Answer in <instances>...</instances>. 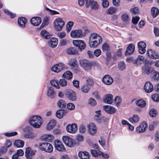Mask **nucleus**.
Here are the masks:
<instances>
[{
    "label": "nucleus",
    "instance_id": "1",
    "mask_svg": "<svg viewBox=\"0 0 159 159\" xmlns=\"http://www.w3.org/2000/svg\"><path fill=\"white\" fill-rule=\"evenodd\" d=\"M102 41L101 36L96 33L92 34L90 37L89 44L90 47L97 48Z\"/></svg>",
    "mask_w": 159,
    "mask_h": 159
},
{
    "label": "nucleus",
    "instance_id": "2",
    "mask_svg": "<svg viewBox=\"0 0 159 159\" xmlns=\"http://www.w3.org/2000/svg\"><path fill=\"white\" fill-rule=\"evenodd\" d=\"M42 120L41 117L38 116H32L30 119L29 122L30 125L35 128H39L42 124Z\"/></svg>",
    "mask_w": 159,
    "mask_h": 159
},
{
    "label": "nucleus",
    "instance_id": "3",
    "mask_svg": "<svg viewBox=\"0 0 159 159\" xmlns=\"http://www.w3.org/2000/svg\"><path fill=\"white\" fill-rule=\"evenodd\" d=\"M85 30L83 32L81 29L72 30L70 33V36L72 38H78L85 36L87 32Z\"/></svg>",
    "mask_w": 159,
    "mask_h": 159
},
{
    "label": "nucleus",
    "instance_id": "4",
    "mask_svg": "<svg viewBox=\"0 0 159 159\" xmlns=\"http://www.w3.org/2000/svg\"><path fill=\"white\" fill-rule=\"evenodd\" d=\"M39 148L41 150L48 153L52 152L53 150V148L52 144L47 142L40 143Z\"/></svg>",
    "mask_w": 159,
    "mask_h": 159
},
{
    "label": "nucleus",
    "instance_id": "5",
    "mask_svg": "<svg viewBox=\"0 0 159 159\" xmlns=\"http://www.w3.org/2000/svg\"><path fill=\"white\" fill-rule=\"evenodd\" d=\"M94 120L99 123L106 122L109 120L108 118L102 116L100 110L96 111L94 113Z\"/></svg>",
    "mask_w": 159,
    "mask_h": 159
},
{
    "label": "nucleus",
    "instance_id": "6",
    "mask_svg": "<svg viewBox=\"0 0 159 159\" xmlns=\"http://www.w3.org/2000/svg\"><path fill=\"white\" fill-rule=\"evenodd\" d=\"M81 66L85 70L89 71L92 67V63L89 61L86 60H81L80 61Z\"/></svg>",
    "mask_w": 159,
    "mask_h": 159
},
{
    "label": "nucleus",
    "instance_id": "7",
    "mask_svg": "<svg viewBox=\"0 0 159 159\" xmlns=\"http://www.w3.org/2000/svg\"><path fill=\"white\" fill-rule=\"evenodd\" d=\"M54 24L55 29L57 31H60L64 25L65 22L61 18H58L55 19Z\"/></svg>",
    "mask_w": 159,
    "mask_h": 159
},
{
    "label": "nucleus",
    "instance_id": "8",
    "mask_svg": "<svg viewBox=\"0 0 159 159\" xmlns=\"http://www.w3.org/2000/svg\"><path fill=\"white\" fill-rule=\"evenodd\" d=\"M65 65L63 62L57 64L51 68V70L55 73H58L65 69Z\"/></svg>",
    "mask_w": 159,
    "mask_h": 159
},
{
    "label": "nucleus",
    "instance_id": "9",
    "mask_svg": "<svg viewBox=\"0 0 159 159\" xmlns=\"http://www.w3.org/2000/svg\"><path fill=\"white\" fill-rule=\"evenodd\" d=\"M62 139L66 145L69 147H72L75 145L74 140L67 136H63Z\"/></svg>",
    "mask_w": 159,
    "mask_h": 159
},
{
    "label": "nucleus",
    "instance_id": "10",
    "mask_svg": "<svg viewBox=\"0 0 159 159\" xmlns=\"http://www.w3.org/2000/svg\"><path fill=\"white\" fill-rule=\"evenodd\" d=\"M31 128L30 126H27L24 129L26 134H24V137L26 139H33L35 137V135L31 131Z\"/></svg>",
    "mask_w": 159,
    "mask_h": 159
},
{
    "label": "nucleus",
    "instance_id": "11",
    "mask_svg": "<svg viewBox=\"0 0 159 159\" xmlns=\"http://www.w3.org/2000/svg\"><path fill=\"white\" fill-rule=\"evenodd\" d=\"M54 146L56 149L58 151L63 152L65 150L63 144L59 140L57 139L55 141Z\"/></svg>",
    "mask_w": 159,
    "mask_h": 159
},
{
    "label": "nucleus",
    "instance_id": "12",
    "mask_svg": "<svg viewBox=\"0 0 159 159\" xmlns=\"http://www.w3.org/2000/svg\"><path fill=\"white\" fill-rule=\"evenodd\" d=\"M73 43L74 45L78 47L81 50L84 49L86 46L84 41L82 40H74L73 41Z\"/></svg>",
    "mask_w": 159,
    "mask_h": 159
},
{
    "label": "nucleus",
    "instance_id": "13",
    "mask_svg": "<svg viewBox=\"0 0 159 159\" xmlns=\"http://www.w3.org/2000/svg\"><path fill=\"white\" fill-rule=\"evenodd\" d=\"M87 129L89 133L92 135H94L97 132L96 126L93 123H90L88 125Z\"/></svg>",
    "mask_w": 159,
    "mask_h": 159
},
{
    "label": "nucleus",
    "instance_id": "14",
    "mask_svg": "<svg viewBox=\"0 0 159 159\" xmlns=\"http://www.w3.org/2000/svg\"><path fill=\"white\" fill-rule=\"evenodd\" d=\"M65 95L68 99L71 101H75L76 99V93L74 91H67L65 93Z\"/></svg>",
    "mask_w": 159,
    "mask_h": 159
},
{
    "label": "nucleus",
    "instance_id": "15",
    "mask_svg": "<svg viewBox=\"0 0 159 159\" xmlns=\"http://www.w3.org/2000/svg\"><path fill=\"white\" fill-rule=\"evenodd\" d=\"M77 126L75 124H69L66 127L67 131L69 133H75L77 130Z\"/></svg>",
    "mask_w": 159,
    "mask_h": 159
},
{
    "label": "nucleus",
    "instance_id": "16",
    "mask_svg": "<svg viewBox=\"0 0 159 159\" xmlns=\"http://www.w3.org/2000/svg\"><path fill=\"white\" fill-rule=\"evenodd\" d=\"M147 128V123L143 122L136 128V132L138 133L144 132Z\"/></svg>",
    "mask_w": 159,
    "mask_h": 159
},
{
    "label": "nucleus",
    "instance_id": "17",
    "mask_svg": "<svg viewBox=\"0 0 159 159\" xmlns=\"http://www.w3.org/2000/svg\"><path fill=\"white\" fill-rule=\"evenodd\" d=\"M143 88L146 93H150L153 91V86L150 82L148 81L145 84Z\"/></svg>",
    "mask_w": 159,
    "mask_h": 159
},
{
    "label": "nucleus",
    "instance_id": "18",
    "mask_svg": "<svg viewBox=\"0 0 159 159\" xmlns=\"http://www.w3.org/2000/svg\"><path fill=\"white\" fill-rule=\"evenodd\" d=\"M139 52L141 54L144 53L146 51V44L143 41L140 42L138 43Z\"/></svg>",
    "mask_w": 159,
    "mask_h": 159
},
{
    "label": "nucleus",
    "instance_id": "19",
    "mask_svg": "<svg viewBox=\"0 0 159 159\" xmlns=\"http://www.w3.org/2000/svg\"><path fill=\"white\" fill-rule=\"evenodd\" d=\"M148 57L151 59H156L159 58V55L155 52V51L152 49H148L147 52Z\"/></svg>",
    "mask_w": 159,
    "mask_h": 159
},
{
    "label": "nucleus",
    "instance_id": "20",
    "mask_svg": "<svg viewBox=\"0 0 159 159\" xmlns=\"http://www.w3.org/2000/svg\"><path fill=\"white\" fill-rule=\"evenodd\" d=\"M102 81L104 84L110 85L112 84L113 82V78L109 75L104 76L102 79Z\"/></svg>",
    "mask_w": 159,
    "mask_h": 159
},
{
    "label": "nucleus",
    "instance_id": "21",
    "mask_svg": "<svg viewBox=\"0 0 159 159\" xmlns=\"http://www.w3.org/2000/svg\"><path fill=\"white\" fill-rule=\"evenodd\" d=\"M41 19L39 17H34L31 18L30 21L33 25L37 26L39 25L41 22Z\"/></svg>",
    "mask_w": 159,
    "mask_h": 159
},
{
    "label": "nucleus",
    "instance_id": "22",
    "mask_svg": "<svg viewBox=\"0 0 159 159\" xmlns=\"http://www.w3.org/2000/svg\"><path fill=\"white\" fill-rule=\"evenodd\" d=\"M25 155L27 159H31L32 156L34 155L35 152L31 149L30 147H27L26 149Z\"/></svg>",
    "mask_w": 159,
    "mask_h": 159
},
{
    "label": "nucleus",
    "instance_id": "23",
    "mask_svg": "<svg viewBox=\"0 0 159 159\" xmlns=\"http://www.w3.org/2000/svg\"><path fill=\"white\" fill-rule=\"evenodd\" d=\"M135 47L133 44L131 43L126 48L125 53V55H128L132 54L134 52Z\"/></svg>",
    "mask_w": 159,
    "mask_h": 159
},
{
    "label": "nucleus",
    "instance_id": "24",
    "mask_svg": "<svg viewBox=\"0 0 159 159\" xmlns=\"http://www.w3.org/2000/svg\"><path fill=\"white\" fill-rule=\"evenodd\" d=\"M57 124L56 121L54 120H50L47 124L46 128L48 130L52 129L56 126Z\"/></svg>",
    "mask_w": 159,
    "mask_h": 159
},
{
    "label": "nucleus",
    "instance_id": "25",
    "mask_svg": "<svg viewBox=\"0 0 159 159\" xmlns=\"http://www.w3.org/2000/svg\"><path fill=\"white\" fill-rule=\"evenodd\" d=\"M147 62V59L142 55H139L135 60V63L139 65L141 64L143 62L146 63Z\"/></svg>",
    "mask_w": 159,
    "mask_h": 159
},
{
    "label": "nucleus",
    "instance_id": "26",
    "mask_svg": "<svg viewBox=\"0 0 159 159\" xmlns=\"http://www.w3.org/2000/svg\"><path fill=\"white\" fill-rule=\"evenodd\" d=\"M113 96L111 94L106 95L104 98V101L106 103L111 104L113 102Z\"/></svg>",
    "mask_w": 159,
    "mask_h": 159
},
{
    "label": "nucleus",
    "instance_id": "27",
    "mask_svg": "<svg viewBox=\"0 0 159 159\" xmlns=\"http://www.w3.org/2000/svg\"><path fill=\"white\" fill-rule=\"evenodd\" d=\"M18 22L19 26L23 28L25 27V24L27 23V20L25 18L20 17L18 19Z\"/></svg>",
    "mask_w": 159,
    "mask_h": 159
},
{
    "label": "nucleus",
    "instance_id": "28",
    "mask_svg": "<svg viewBox=\"0 0 159 159\" xmlns=\"http://www.w3.org/2000/svg\"><path fill=\"white\" fill-rule=\"evenodd\" d=\"M57 39L56 38H52L48 42V45L52 48H55L57 44Z\"/></svg>",
    "mask_w": 159,
    "mask_h": 159
},
{
    "label": "nucleus",
    "instance_id": "29",
    "mask_svg": "<svg viewBox=\"0 0 159 159\" xmlns=\"http://www.w3.org/2000/svg\"><path fill=\"white\" fill-rule=\"evenodd\" d=\"M139 117L137 114H134L128 119L129 121L132 124L136 123L139 120Z\"/></svg>",
    "mask_w": 159,
    "mask_h": 159
},
{
    "label": "nucleus",
    "instance_id": "30",
    "mask_svg": "<svg viewBox=\"0 0 159 159\" xmlns=\"http://www.w3.org/2000/svg\"><path fill=\"white\" fill-rule=\"evenodd\" d=\"M103 108L109 114H114L116 111V110L113 107L109 105L104 106Z\"/></svg>",
    "mask_w": 159,
    "mask_h": 159
},
{
    "label": "nucleus",
    "instance_id": "31",
    "mask_svg": "<svg viewBox=\"0 0 159 159\" xmlns=\"http://www.w3.org/2000/svg\"><path fill=\"white\" fill-rule=\"evenodd\" d=\"M79 157L81 159H89V153L86 151L80 152L78 153Z\"/></svg>",
    "mask_w": 159,
    "mask_h": 159
},
{
    "label": "nucleus",
    "instance_id": "32",
    "mask_svg": "<svg viewBox=\"0 0 159 159\" xmlns=\"http://www.w3.org/2000/svg\"><path fill=\"white\" fill-rule=\"evenodd\" d=\"M40 34L42 37L46 39H50L52 35L51 34L45 30H42Z\"/></svg>",
    "mask_w": 159,
    "mask_h": 159
},
{
    "label": "nucleus",
    "instance_id": "33",
    "mask_svg": "<svg viewBox=\"0 0 159 159\" xmlns=\"http://www.w3.org/2000/svg\"><path fill=\"white\" fill-rule=\"evenodd\" d=\"M24 142L21 140H16L14 143V145L17 148H22L24 145Z\"/></svg>",
    "mask_w": 159,
    "mask_h": 159
},
{
    "label": "nucleus",
    "instance_id": "34",
    "mask_svg": "<svg viewBox=\"0 0 159 159\" xmlns=\"http://www.w3.org/2000/svg\"><path fill=\"white\" fill-rule=\"evenodd\" d=\"M41 138L44 140L49 141L54 138V136L51 134H45L42 135Z\"/></svg>",
    "mask_w": 159,
    "mask_h": 159
},
{
    "label": "nucleus",
    "instance_id": "35",
    "mask_svg": "<svg viewBox=\"0 0 159 159\" xmlns=\"http://www.w3.org/2000/svg\"><path fill=\"white\" fill-rule=\"evenodd\" d=\"M55 94L53 88L52 87H49L47 93L48 96L51 98H53Z\"/></svg>",
    "mask_w": 159,
    "mask_h": 159
},
{
    "label": "nucleus",
    "instance_id": "36",
    "mask_svg": "<svg viewBox=\"0 0 159 159\" xmlns=\"http://www.w3.org/2000/svg\"><path fill=\"white\" fill-rule=\"evenodd\" d=\"M66 53L70 55H73L77 53L76 50L73 47H70L67 49L66 50Z\"/></svg>",
    "mask_w": 159,
    "mask_h": 159
},
{
    "label": "nucleus",
    "instance_id": "37",
    "mask_svg": "<svg viewBox=\"0 0 159 159\" xmlns=\"http://www.w3.org/2000/svg\"><path fill=\"white\" fill-rule=\"evenodd\" d=\"M135 103L137 106L141 108L144 107L146 106L145 101L142 99L137 100L136 101Z\"/></svg>",
    "mask_w": 159,
    "mask_h": 159
},
{
    "label": "nucleus",
    "instance_id": "38",
    "mask_svg": "<svg viewBox=\"0 0 159 159\" xmlns=\"http://www.w3.org/2000/svg\"><path fill=\"white\" fill-rule=\"evenodd\" d=\"M69 65L74 67H76L78 65L76 60L75 58H71L69 61Z\"/></svg>",
    "mask_w": 159,
    "mask_h": 159
},
{
    "label": "nucleus",
    "instance_id": "39",
    "mask_svg": "<svg viewBox=\"0 0 159 159\" xmlns=\"http://www.w3.org/2000/svg\"><path fill=\"white\" fill-rule=\"evenodd\" d=\"M62 77L63 78L70 80L72 77V73L70 71H66L63 74Z\"/></svg>",
    "mask_w": 159,
    "mask_h": 159
},
{
    "label": "nucleus",
    "instance_id": "40",
    "mask_svg": "<svg viewBox=\"0 0 159 159\" xmlns=\"http://www.w3.org/2000/svg\"><path fill=\"white\" fill-rule=\"evenodd\" d=\"M150 68L148 65L144 66L142 69V72L145 74L148 75L150 73Z\"/></svg>",
    "mask_w": 159,
    "mask_h": 159
},
{
    "label": "nucleus",
    "instance_id": "41",
    "mask_svg": "<svg viewBox=\"0 0 159 159\" xmlns=\"http://www.w3.org/2000/svg\"><path fill=\"white\" fill-rule=\"evenodd\" d=\"M65 113V111L63 110H59L57 111L56 116L58 118L61 119L63 117Z\"/></svg>",
    "mask_w": 159,
    "mask_h": 159
},
{
    "label": "nucleus",
    "instance_id": "42",
    "mask_svg": "<svg viewBox=\"0 0 159 159\" xmlns=\"http://www.w3.org/2000/svg\"><path fill=\"white\" fill-rule=\"evenodd\" d=\"M151 13L153 17H155L159 14V10L158 8L153 7L151 9Z\"/></svg>",
    "mask_w": 159,
    "mask_h": 159
},
{
    "label": "nucleus",
    "instance_id": "43",
    "mask_svg": "<svg viewBox=\"0 0 159 159\" xmlns=\"http://www.w3.org/2000/svg\"><path fill=\"white\" fill-rule=\"evenodd\" d=\"M126 67V64L123 61L120 62L118 64V69L122 71L125 69Z\"/></svg>",
    "mask_w": 159,
    "mask_h": 159
},
{
    "label": "nucleus",
    "instance_id": "44",
    "mask_svg": "<svg viewBox=\"0 0 159 159\" xmlns=\"http://www.w3.org/2000/svg\"><path fill=\"white\" fill-rule=\"evenodd\" d=\"M121 19L123 21L126 23H128L130 21L129 16L126 13H124L122 15Z\"/></svg>",
    "mask_w": 159,
    "mask_h": 159
},
{
    "label": "nucleus",
    "instance_id": "45",
    "mask_svg": "<svg viewBox=\"0 0 159 159\" xmlns=\"http://www.w3.org/2000/svg\"><path fill=\"white\" fill-rule=\"evenodd\" d=\"M74 25V22L72 21H69L66 24V30L67 32H69L71 30L72 27Z\"/></svg>",
    "mask_w": 159,
    "mask_h": 159
},
{
    "label": "nucleus",
    "instance_id": "46",
    "mask_svg": "<svg viewBox=\"0 0 159 159\" xmlns=\"http://www.w3.org/2000/svg\"><path fill=\"white\" fill-rule=\"evenodd\" d=\"M117 11V9L115 7H110L108 9L107 13V14H112L115 13Z\"/></svg>",
    "mask_w": 159,
    "mask_h": 159
},
{
    "label": "nucleus",
    "instance_id": "47",
    "mask_svg": "<svg viewBox=\"0 0 159 159\" xmlns=\"http://www.w3.org/2000/svg\"><path fill=\"white\" fill-rule=\"evenodd\" d=\"M57 105L59 107L63 108L66 107V103L64 100L62 99H61L58 102Z\"/></svg>",
    "mask_w": 159,
    "mask_h": 159
},
{
    "label": "nucleus",
    "instance_id": "48",
    "mask_svg": "<svg viewBox=\"0 0 159 159\" xmlns=\"http://www.w3.org/2000/svg\"><path fill=\"white\" fill-rule=\"evenodd\" d=\"M46 9L48 12V14L51 16L59 14V13L58 12L55 10H52L47 7L46 8Z\"/></svg>",
    "mask_w": 159,
    "mask_h": 159
},
{
    "label": "nucleus",
    "instance_id": "49",
    "mask_svg": "<svg viewBox=\"0 0 159 159\" xmlns=\"http://www.w3.org/2000/svg\"><path fill=\"white\" fill-rule=\"evenodd\" d=\"M91 153L92 155L94 157L97 156L98 155H100V154H102V152L99 150L96 151L94 149L91 150Z\"/></svg>",
    "mask_w": 159,
    "mask_h": 159
},
{
    "label": "nucleus",
    "instance_id": "50",
    "mask_svg": "<svg viewBox=\"0 0 159 159\" xmlns=\"http://www.w3.org/2000/svg\"><path fill=\"white\" fill-rule=\"evenodd\" d=\"M130 11L132 14L137 15L139 13V10L137 7H134L131 8Z\"/></svg>",
    "mask_w": 159,
    "mask_h": 159
},
{
    "label": "nucleus",
    "instance_id": "51",
    "mask_svg": "<svg viewBox=\"0 0 159 159\" xmlns=\"http://www.w3.org/2000/svg\"><path fill=\"white\" fill-rule=\"evenodd\" d=\"M4 11L11 18H14L16 16L15 13L12 12L8 10L5 9L4 10Z\"/></svg>",
    "mask_w": 159,
    "mask_h": 159
},
{
    "label": "nucleus",
    "instance_id": "52",
    "mask_svg": "<svg viewBox=\"0 0 159 159\" xmlns=\"http://www.w3.org/2000/svg\"><path fill=\"white\" fill-rule=\"evenodd\" d=\"M82 91L84 93H87L89 90V87L87 85L83 86L81 88Z\"/></svg>",
    "mask_w": 159,
    "mask_h": 159
},
{
    "label": "nucleus",
    "instance_id": "53",
    "mask_svg": "<svg viewBox=\"0 0 159 159\" xmlns=\"http://www.w3.org/2000/svg\"><path fill=\"white\" fill-rule=\"evenodd\" d=\"M51 84L55 87L57 89H59L60 86L59 85L58 81L56 80H52L50 81Z\"/></svg>",
    "mask_w": 159,
    "mask_h": 159
},
{
    "label": "nucleus",
    "instance_id": "54",
    "mask_svg": "<svg viewBox=\"0 0 159 159\" xmlns=\"http://www.w3.org/2000/svg\"><path fill=\"white\" fill-rule=\"evenodd\" d=\"M158 124L157 121H154L151 123L149 125V129L150 131L153 130L155 127Z\"/></svg>",
    "mask_w": 159,
    "mask_h": 159
},
{
    "label": "nucleus",
    "instance_id": "55",
    "mask_svg": "<svg viewBox=\"0 0 159 159\" xmlns=\"http://www.w3.org/2000/svg\"><path fill=\"white\" fill-rule=\"evenodd\" d=\"M86 131L85 126L83 125H80L79 127V131L81 133H84Z\"/></svg>",
    "mask_w": 159,
    "mask_h": 159
},
{
    "label": "nucleus",
    "instance_id": "56",
    "mask_svg": "<svg viewBox=\"0 0 159 159\" xmlns=\"http://www.w3.org/2000/svg\"><path fill=\"white\" fill-rule=\"evenodd\" d=\"M152 99L154 101L158 102L159 101V94H154L152 95Z\"/></svg>",
    "mask_w": 159,
    "mask_h": 159
},
{
    "label": "nucleus",
    "instance_id": "57",
    "mask_svg": "<svg viewBox=\"0 0 159 159\" xmlns=\"http://www.w3.org/2000/svg\"><path fill=\"white\" fill-rule=\"evenodd\" d=\"M59 83L62 86H65L67 85L66 81L64 79H61L59 81Z\"/></svg>",
    "mask_w": 159,
    "mask_h": 159
},
{
    "label": "nucleus",
    "instance_id": "58",
    "mask_svg": "<svg viewBox=\"0 0 159 159\" xmlns=\"http://www.w3.org/2000/svg\"><path fill=\"white\" fill-rule=\"evenodd\" d=\"M89 104L91 106H94L96 104V101L92 98H90L88 101Z\"/></svg>",
    "mask_w": 159,
    "mask_h": 159
},
{
    "label": "nucleus",
    "instance_id": "59",
    "mask_svg": "<svg viewBox=\"0 0 159 159\" xmlns=\"http://www.w3.org/2000/svg\"><path fill=\"white\" fill-rule=\"evenodd\" d=\"M149 115L152 117H155L157 115L156 110L154 109H152L150 111Z\"/></svg>",
    "mask_w": 159,
    "mask_h": 159
},
{
    "label": "nucleus",
    "instance_id": "60",
    "mask_svg": "<svg viewBox=\"0 0 159 159\" xmlns=\"http://www.w3.org/2000/svg\"><path fill=\"white\" fill-rule=\"evenodd\" d=\"M114 101L116 106H119L121 101V99L119 96H116L114 99Z\"/></svg>",
    "mask_w": 159,
    "mask_h": 159
},
{
    "label": "nucleus",
    "instance_id": "61",
    "mask_svg": "<svg viewBox=\"0 0 159 159\" xmlns=\"http://www.w3.org/2000/svg\"><path fill=\"white\" fill-rule=\"evenodd\" d=\"M110 49L109 46L108 44L105 43L102 45V49L103 51H108L110 50Z\"/></svg>",
    "mask_w": 159,
    "mask_h": 159
},
{
    "label": "nucleus",
    "instance_id": "62",
    "mask_svg": "<svg viewBox=\"0 0 159 159\" xmlns=\"http://www.w3.org/2000/svg\"><path fill=\"white\" fill-rule=\"evenodd\" d=\"M153 78L154 80L159 81V72L154 71L153 72Z\"/></svg>",
    "mask_w": 159,
    "mask_h": 159
},
{
    "label": "nucleus",
    "instance_id": "63",
    "mask_svg": "<svg viewBox=\"0 0 159 159\" xmlns=\"http://www.w3.org/2000/svg\"><path fill=\"white\" fill-rule=\"evenodd\" d=\"M90 5L91 6L92 8L93 9H96L97 8L98 6V3L93 1Z\"/></svg>",
    "mask_w": 159,
    "mask_h": 159
},
{
    "label": "nucleus",
    "instance_id": "64",
    "mask_svg": "<svg viewBox=\"0 0 159 159\" xmlns=\"http://www.w3.org/2000/svg\"><path fill=\"white\" fill-rule=\"evenodd\" d=\"M67 108L70 110H72L75 109V105L71 103H70L67 104Z\"/></svg>",
    "mask_w": 159,
    "mask_h": 159
}]
</instances>
